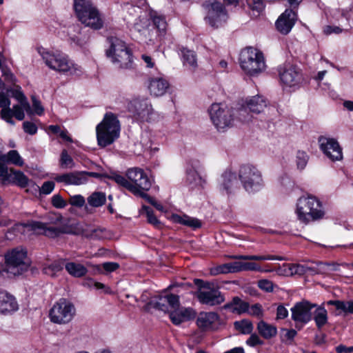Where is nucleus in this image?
Here are the masks:
<instances>
[{
  "label": "nucleus",
  "mask_w": 353,
  "mask_h": 353,
  "mask_svg": "<svg viewBox=\"0 0 353 353\" xmlns=\"http://www.w3.org/2000/svg\"><path fill=\"white\" fill-rule=\"evenodd\" d=\"M127 179L119 174L112 173L110 179L115 181L118 185L138 196L143 192L148 191L152 183L145 172L141 168H133L128 169L126 172Z\"/></svg>",
  "instance_id": "nucleus-1"
},
{
  "label": "nucleus",
  "mask_w": 353,
  "mask_h": 353,
  "mask_svg": "<svg viewBox=\"0 0 353 353\" xmlns=\"http://www.w3.org/2000/svg\"><path fill=\"white\" fill-rule=\"evenodd\" d=\"M38 52L46 65L53 70L71 75H79L81 73V68L60 51H50L43 48H39Z\"/></svg>",
  "instance_id": "nucleus-2"
},
{
  "label": "nucleus",
  "mask_w": 353,
  "mask_h": 353,
  "mask_svg": "<svg viewBox=\"0 0 353 353\" xmlns=\"http://www.w3.org/2000/svg\"><path fill=\"white\" fill-rule=\"evenodd\" d=\"M121 125L117 117L107 112L103 120L96 127L97 144L105 148L112 144L120 136Z\"/></svg>",
  "instance_id": "nucleus-3"
},
{
  "label": "nucleus",
  "mask_w": 353,
  "mask_h": 353,
  "mask_svg": "<svg viewBox=\"0 0 353 353\" xmlns=\"http://www.w3.org/2000/svg\"><path fill=\"white\" fill-rule=\"evenodd\" d=\"M298 219L305 224L323 218L325 212L321 202L313 196H302L296 203Z\"/></svg>",
  "instance_id": "nucleus-4"
},
{
  "label": "nucleus",
  "mask_w": 353,
  "mask_h": 353,
  "mask_svg": "<svg viewBox=\"0 0 353 353\" xmlns=\"http://www.w3.org/2000/svg\"><path fill=\"white\" fill-rule=\"evenodd\" d=\"M74 8L78 19L93 30L103 27V19L99 10L90 0H74Z\"/></svg>",
  "instance_id": "nucleus-5"
},
{
  "label": "nucleus",
  "mask_w": 353,
  "mask_h": 353,
  "mask_svg": "<svg viewBox=\"0 0 353 353\" xmlns=\"http://www.w3.org/2000/svg\"><path fill=\"white\" fill-rule=\"evenodd\" d=\"M239 61L241 69L250 76L258 75L266 67L263 54L252 47L246 48L241 52Z\"/></svg>",
  "instance_id": "nucleus-6"
},
{
  "label": "nucleus",
  "mask_w": 353,
  "mask_h": 353,
  "mask_svg": "<svg viewBox=\"0 0 353 353\" xmlns=\"http://www.w3.org/2000/svg\"><path fill=\"white\" fill-rule=\"evenodd\" d=\"M63 216L60 214H49L47 222L34 221L30 224L32 230L50 238H55L62 234L69 233L67 228L61 225Z\"/></svg>",
  "instance_id": "nucleus-7"
},
{
  "label": "nucleus",
  "mask_w": 353,
  "mask_h": 353,
  "mask_svg": "<svg viewBox=\"0 0 353 353\" xmlns=\"http://www.w3.org/2000/svg\"><path fill=\"white\" fill-rule=\"evenodd\" d=\"M194 284L198 287L194 294L200 303L212 307L221 305L225 301L224 295L213 283L195 279Z\"/></svg>",
  "instance_id": "nucleus-8"
},
{
  "label": "nucleus",
  "mask_w": 353,
  "mask_h": 353,
  "mask_svg": "<svg viewBox=\"0 0 353 353\" xmlns=\"http://www.w3.org/2000/svg\"><path fill=\"white\" fill-rule=\"evenodd\" d=\"M208 112L212 123L218 130L224 131L232 126L234 120V111L225 103H212Z\"/></svg>",
  "instance_id": "nucleus-9"
},
{
  "label": "nucleus",
  "mask_w": 353,
  "mask_h": 353,
  "mask_svg": "<svg viewBox=\"0 0 353 353\" xmlns=\"http://www.w3.org/2000/svg\"><path fill=\"white\" fill-rule=\"evenodd\" d=\"M6 270L13 275H19L26 271L30 265L27 251L22 248H16L5 255Z\"/></svg>",
  "instance_id": "nucleus-10"
},
{
  "label": "nucleus",
  "mask_w": 353,
  "mask_h": 353,
  "mask_svg": "<svg viewBox=\"0 0 353 353\" xmlns=\"http://www.w3.org/2000/svg\"><path fill=\"white\" fill-rule=\"evenodd\" d=\"M239 177L244 189L248 192H257L263 186L261 172L251 164L240 167Z\"/></svg>",
  "instance_id": "nucleus-11"
},
{
  "label": "nucleus",
  "mask_w": 353,
  "mask_h": 353,
  "mask_svg": "<svg viewBox=\"0 0 353 353\" xmlns=\"http://www.w3.org/2000/svg\"><path fill=\"white\" fill-rule=\"evenodd\" d=\"M110 48L106 52L108 57L119 63L120 68H128L132 61V54L125 43L116 37L110 38Z\"/></svg>",
  "instance_id": "nucleus-12"
},
{
  "label": "nucleus",
  "mask_w": 353,
  "mask_h": 353,
  "mask_svg": "<svg viewBox=\"0 0 353 353\" xmlns=\"http://www.w3.org/2000/svg\"><path fill=\"white\" fill-rule=\"evenodd\" d=\"M74 305L65 299H61L50 310V321L57 324H66L70 322L74 314Z\"/></svg>",
  "instance_id": "nucleus-13"
},
{
  "label": "nucleus",
  "mask_w": 353,
  "mask_h": 353,
  "mask_svg": "<svg viewBox=\"0 0 353 353\" xmlns=\"http://www.w3.org/2000/svg\"><path fill=\"white\" fill-rule=\"evenodd\" d=\"M203 6L207 10L205 20L210 26L219 28L227 21L228 14L221 2L216 0L208 1Z\"/></svg>",
  "instance_id": "nucleus-14"
},
{
  "label": "nucleus",
  "mask_w": 353,
  "mask_h": 353,
  "mask_svg": "<svg viewBox=\"0 0 353 353\" xmlns=\"http://www.w3.org/2000/svg\"><path fill=\"white\" fill-rule=\"evenodd\" d=\"M280 82L283 87L295 88L299 86L303 80L301 70L290 63L280 65L278 69Z\"/></svg>",
  "instance_id": "nucleus-15"
},
{
  "label": "nucleus",
  "mask_w": 353,
  "mask_h": 353,
  "mask_svg": "<svg viewBox=\"0 0 353 353\" xmlns=\"http://www.w3.org/2000/svg\"><path fill=\"white\" fill-rule=\"evenodd\" d=\"M196 325L203 331H216L222 327L225 322L215 312H201L196 319Z\"/></svg>",
  "instance_id": "nucleus-16"
},
{
  "label": "nucleus",
  "mask_w": 353,
  "mask_h": 353,
  "mask_svg": "<svg viewBox=\"0 0 353 353\" xmlns=\"http://www.w3.org/2000/svg\"><path fill=\"white\" fill-rule=\"evenodd\" d=\"M268 102L263 96L256 95L248 99L245 101V106L239 110V119L243 122H248L251 120L249 115L245 116L247 109L253 113L259 114L267 107Z\"/></svg>",
  "instance_id": "nucleus-17"
},
{
  "label": "nucleus",
  "mask_w": 353,
  "mask_h": 353,
  "mask_svg": "<svg viewBox=\"0 0 353 353\" xmlns=\"http://www.w3.org/2000/svg\"><path fill=\"white\" fill-rule=\"evenodd\" d=\"M148 305L160 311L167 312L179 307V297L173 294L154 296Z\"/></svg>",
  "instance_id": "nucleus-18"
},
{
  "label": "nucleus",
  "mask_w": 353,
  "mask_h": 353,
  "mask_svg": "<svg viewBox=\"0 0 353 353\" xmlns=\"http://www.w3.org/2000/svg\"><path fill=\"white\" fill-rule=\"evenodd\" d=\"M319 143L321 150L332 161H339L343 159L342 148L336 139L321 137L319 138Z\"/></svg>",
  "instance_id": "nucleus-19"
},
{
  "label": "nucleus",
  "mask_w": 353,
  "mask_h": 353,
  "mask_svg": "<svg viewBox=\"0 0 353 353\" xmlns=\"http://www.w3.org/2000/svg\"><path fill=\"white\" fill-rule=\"evenodd\" d=\"M316 307V305L307 301L296 303L291 308L292 320L303 324L308 323L312 319V310Z\"/></svg>",
  "instance_id": "nucleus-20"
},
{
  "label": "nucleus",
  "mask_w": 353,
  "mask_h": 353,
  "mask_svg": "<svg viewBox=\"0 0 353 353\" xmlns=\"http://www.w3.org/2000/svg\"><path fill=\"white\" fill-rule=\"evenodd\" d=\"M128 110L133 117L140 121H148L152 107L146 101L134 100L128 105Z\"/></svg>",
  "instance_id": "nucleus-21"
},
{
  "label": "nucleus",
  "mask_w": 353,
  "mask_h": 353,
  "mask_svg": "<svg viewBox=\"0 0 353 353\" xmlns=\"http://www.w3.org/2000/svg\"><path fill=\"white\" fill-rule=\"evenodd\" d=\"M296 19V13L291 9H286L276 21L277 30L283 34H288L294 26Z\"/></svg>",
  "instance_id": "nucleus-22"
},
{
  "label": "nucleus",
  "mask_w": 353,
  "mask_h": 353,
  "mask_svg": "<svg viewBox=\"0 0 353 353\" xmlns=\"http://www.w3.org/2000/svg\"><path fill=\"white\" fill-rule=\"evenodd\" d=\"M84 172L75 171L61 174H57L54 180L65 185H81L86 183Z\"/></svg>",
  "instance_id": "nucleus-23"
},
{
  "label": "nucleus",
  "mask_w": 353,
  "mask_h": 353,
  "mask_svg": "<svg viewBox=\"0 0 353 353\" xmlns=\"http://www.w3.org/2000/svg\"><path fill=\"white\" fill-rule=\"evenodd\" d=\"M170 314V318L173 324L180 325L181 323L194 319L196 312L191 307H176L172 309Z\"/></svg>",
  "instance_id": "nucleus-24"
},
{
  "label": "nucleus",
  "mask_w": 353,
  "mask_h": 353,
  "mask_svg": "<svg viewBox=\"0 0 353 353\" xmlns=\"http://www.w3.org/2000/svg\"><path fill=\"white\" fill-rule=\"evenodd\" d=\"M14 97L21 103V105H13L12 110L14 117L19 121H22L25 117L24 110L30 112V105L26 101V98L20 91H16Z\"/></svg>",
  "instance_id": "nucleus-25"
},
{
  "label": "nucleus",
  "mask_w": 353,
  "mask_h": 353,
  "mask_svg": "<svg viewBox=\"0 0 353 353\" xmlns=\"http://www.w3.org/2000/svg\"><path fill=\"white\" fill-rule=\"evenodd\" d=\"M169 87L167 80L161 77H152L149 79L148 89L150 94L154 97L163 95Z\"/></svg>",
  "instance_id": "nucleus-26"
},
{
  "label": "nucleus",
  "mask_w": 353,
  "mask_h": 353,
  "mask_svg": "<svg viewBox=\"0 0 353 353\" xmlns=\"http://www.w3.org/2000/svg\"><path fill=\"white\" fill-rule=\"evenodd\" d=\"M18 310V304L15 298L6 292L0 290V313L12 312Z\"/></svg>",
  "instance_id": "nucleus-27"
},
{
  "label": "nucleus",
  "mask_w": 353,
  "mask_h": 353,
  "mask_svg": "<svg viewBox=\"0 0 353 353\" xmlns=\"http://www.w3.org/2000/svg\"><path fill=\"white\" fill-rule=\"evenodd\" d=\"M221 309L240 315L245 313L246 311L248 310V302L242 300L239 296H234L232 300L225 303Z\"/></svg>",
  "instance_id": "nucleus-28"
},
{
  "label": "nucleus",
  "mask_w": 353,
  "mask_h": 353,
  "mask_svg": "<svg viewBox=\"0 0 353 353\" xmlns=\"http://www.w3.org/2000/svg\"><path fill=\"white\" fill-rule=\"evenodd\" d=\"M221 177V186L228 195L234 193L239 188V182L234 173L225 171Z\"/></svg>",
  "instance_id": "nucleus-29"
},
{
  "label": "nucleus",
  "mask_w": 353,
  "mask_h": 353,
  "mask_svg": "<svg viewBox=\"0 0 353 353\" xmlns=\"http://www.w3.org/2000/svg\"><path fill=\"white\" fill-rule=\"evenodd\" d=\"M327 305H333L338 311L337 315L343 314L347 315L353 314V301L330 300L327 302Z\"/></svg>",
  "instance_id": "nucleus-30"
},
{
  "label": "nucleus",
  "mask_w": 353,
  "mask_h": 353,
  "mask_svg": "<svg viewBox=\"0 0 353 353\" xmlns=\"http://www.w3.org/2000/svg\"><path fill=\"white\" fill-rule=\"evenodd\" d=\"M83 235L92 240H103L110 238V232L105 228H86L83 231Z\"/></svg>",
  "instance_id": "nucleus-31"
},
{
  "label": "nucleus",
  "mask_w": 353,
  "mask_h": 353,
  "mask_svg": "<svg viewBox=\"0 0 353 353\" xmlns=\"http://www.w3.org/2000/svg\"><path fill=\"white\" fill-rule=\"evenodd\" d=\"M181 57L183 65L193 70L197 67L196 55L194 51L183 47L181 48Z\"/></svg>",
  "instance_id": "nucleus-32"
},
{
  "label": "nucleus",
  "mask_w": 353,
  "mask_h": 353,
  "mask_svg": "<svg viewBox=\"0 0 353 353\" xmlns=\"http://www.w3.org/2000/svg\"><path fill=\"white\" fill-rule=\"evenodd\" d=\"M257 330L259 334L265 339H270L277 334V329L274 325L269 324L263 320L258 323Z\"/></svg>",
  "instance_id": "nucleus-33"
},
{
  "label": "nucleus",
  "mask_w": 353,
  "mask_h": 353,
  "mask_svg": "<svg viewBox=\"0 0 353 353\" xmlns=\"http://www.w3.org/2000/svg\"><path fill=\"white\" fill-rule=\"evenodd\" d=\"M65 268L68 273L76 278L84 276L87 272V268L81 263L68 262L65 264Z\"/></svg>",
  "instance_id": "nucleus-34"
},
{
  "label": "nucleus",
  "mask_w": 353,
  "mask_h": 353,
  "mask_svg": "<svg viewBox=\"0 0 353 353\" xmlns=\"http://www.w3.org/2000/svg\"><path fill=\"white\" fill-rule=\"evenodd\" d=\"M172 220L174 223L189 226L193 229H196L201 226V223L199 219L190 217L187 215L180 216L178 214H173L172 216Z\"/></svg>",
  "instance_id": "nucleus-35"
},
{
  "label": "nucleus",
  "mask_w": 353,
  "mask_h": 353,
  "mask_svg": "<svg viewBox=\"0 0 353 353\" xmlns=\"http://www.w3.org/2000/svg\"><path fill=\"white\" fill-rule=\"evenodd\" d=\"M241 261H233L224 263L217 266L214 270L212 274H228L236 273L241 272Z\"/></svg>",
  "instance_id": "nucleus-36"
},
{
  "label": "nucleus",
  "mask_w": 353,
  "mask_h": 353,
  "mask_svg": "<svg viewBox=\"0 0 353 353\" xmlns=\"http://www.w3.org/2000/svg\"><path fill=\"white\" fill-rule=\"evenodd\" d=\"M28 177L22 172L10 170L8 182L16 184L21 188H25L28 185Z\"/></svg>",
  "instance_id": "nucleus-37"
},
{
  "label": "nucleus",
  "mask_w": 353,
  "mask_h": 353,
  "mask_svg": "<svg viewBox=\"0 0 353 353\" xmlns=\"http://www.w3.org/2000/svg\"><path fill=\"white\" fill-rule=\"evenodd\" d=\"M65 266L63 260L54 261L50 264H44L43 272L52 277L55 276L57 273L61 271Z\"/></svg>",
  "instance_id": "nucleus-38"
},
{
  "label": "nucleus",
  "mask_w": 353,
  "mask_h": 353,
  "mask_svg": "<svg viewBox=\"0 0 353 353\" xmlns=\"http://www.w3.org/2000/svg\"><path fill=\"white\" fill-rule=\"evenodd\" d=\"M314 312V319L319 329H321L327 322V310L323 307H316Z\"/></svg>",
  "instance_id": "nucleus-39"
},
{
  "label": "nucleus",
  "mask_w": 353,
  "mask_h": 353,
  "mask_svg": "<svg viewBox=\"0 0 353 353\" xmlns=\"http://www.w3.org/2000/svg\"><path fill=\"white\" fill-rule=\"evenodd\" d=\"M152 19L154 26L158 30L159 37H164L165 35L168 26L165 17L162 15L154 14L152 16Z\"/></svg>",
  "instance_id": "nucleus-40"
},
{
  "label": "nucleus",
  "mask_w": 353,
  "mask_h": 353,
  "mask_svg": "<svg viewBox=\"0 0 353 353\" xmlns=\"http://www.w3.org/2000/svg\"><path fill=\"white\" fill-rule=\"evenodd\" d=\"M234 326L236 330L243 334H251L254 328L252 321L248 319L235 321Z\"/></svg>",
  "instance_id": "nucleus-41"
},
{
  "label": "nucleus",
  "mask_w": 353,
  "mask_h": 353,
  "mask_svg": "<svg viewBox=\"0 0 353 353\" xmlns=\"http://www.w3.org/2000/svg\"><path fill=\"white\" fill-rule=\"evenodd\" d=\"M106 201L105 194L101 192H94L88 197V202L90 205L98 208L105 204Z\"/></svg>",
  "instance_id": "nucleus-42"
},
{
  "label": "nucleus",
  "mask_w": 353,
  "mask_h": 353,
  "mask_svg": "<svg viewBox=\"0 0 353 353\" xmlns=\"http://www.w3.org/2000/svg\"><path fill=\"white\" fill-rule=\"evenodd\" d=\"M1 159L8 163H12L17 166H22L23 161L17 150H10L7 154L3 156Z\"/></svg>",
  "instance_id": "nucleus-43"
},
{
  "label": "nucleus",
  "mask_w": 353,
  "mask_h": 353,
  "mask_svg": "<svg viewBox=\"0 0 353 353\" xmlns=\"http://www.w3.org/2000/svg\"><path fill=\"white\" fill-rule=\"evenodd\" d=\"M141 213H145L146 214L148 222L149 223L153 225L156 228L161 227L160 221L154 214L153 210L150 208L143 205L141 210Z\"/></svg>",
  "instance_id": "nucleus-44"
},
{
  "label": "nucleus",
  "mask_w": 353,
  "mask_h": 353,
  "mask_svg": "<svg viewBox=\"0 0 353 353\" xmlns=\"http://www.w3.org/2000/svg\"><path fill=\"white\" fill-rule=\"evenodd\" d=\"M245 313L249 315L261 319L264 316V310L260 303H255L250 305L248 303V310Z\"/></svg>",
  "instance_id": "nucleus-45"
},
{
  "label": "nucleus",
  "mask_w": 353,
  "mask_h": 353,
  "mask_svg": "<svg viewBox=\"0 0 353 353\" xmlns=\"http://www.w3.org/2000/svg\"><path fill=\"white\" fill-rule=\"evenodd\" d=\"M60 166L62 168H74L75 163L72 158L69 155L67 150H63L61 152L60 157Z\"/></svg>",
  "instance_id": "nucleus-46"
},
{
  "label": "nucleus",
  "mask_w": 353,
  "mask_h": 353,
  "mask_svg": "<svg viewBox=\"0 0 353 353\" xmlns=\"http://www.w3.org/2000/svg\"><path fill=\"white\" fill-rule=\"evenodd\" d=\"M309 159L308 155L303 151H299L296 154V165L300 170L305 168Z\"/></svg>",
  "instance_id": "nucleus-47"
},
{
  "label": "nucleus",
  "mask_w": 353,
  "mask_h": 353,
  "mask_svg": "<svg viewBox=\"0 0 353 353\" xmlns=\"http://www.w3.org/2000/svg\"><path fill=\"white\" fill-rule=\"evenodd\" d=\"M246 1L250 8L259 14L265 8L263 0H246Z\"/></svg>",
  "instance_id": "nucleus-48"
},
{
  "label": "nucleus",
  "mask_w": 353,
  "mask_h": 353,
  "mask_svg": "<svg viewBox=\"0 0 353 353\" xmlns=\"http://www.w3.org/2000/svg\"><path fill=\"white\" fill-rule=\"evenodd\" d=\"M54 186L55 184L53 181H45L41 185V187L35 185V190H39L40 194H49L53 191V190L54 189Z\"/></svg>",
  "instance_id": "nucleus-49"
},
{
  "label": "nucleus",
  "mask_w": 353,
  "mask_h": 353,
  "mask_svg": "<svg viewBox=\"0 0 353 353\" xmlns=\"http://www.w3.org/2000/svg\"><path fill=\"white\" fill-rule=\"evenodd\" d=\"M0 114L1 118L6 121L7 123L11 125H14V121L12 119V117H14L13 112L12 108H10V106H6L4 108H3L1 110Z\"/></svg>",
  "instance_id": "nucleus-50"
},
{
  "label": "nucleus",
  "mask_w": 353,
  "mask_h": 353,
  "mask_svg": "<svg viewBox=\"0 0 353 353\" xmlns=\"http://www.w3.org/2000/svg\"><path fill=\"white\" fill-rule=\"evenodd\" d=\"M288 266L292 274L303 275L307 273V268L305 265L298 263H291L288 264Z\"/></svg>",
  "instance_id": "nucleus-51"
},
{
  "label": "nucleus",
  "mask_w": 353,
  "mask_h": 353,
  "mask_svg": "<svg viewBox=\"0 0 353 353\" xmlns=\"http://www.w3.org/2000/svg\"><path fill=\"white\" fill-rule=\"evenodd\" d=\"M51 203L57 209L64 208L67 205V202L59 194H56L52 196L51 198Z\"/></svg>",
  "instance_id": "nucleus-52"
},
{
  "label": "nucleus",
  "mask_w": 353,
  "mask_h": 353,
  "mask_svg": "<svg viewBox=\"0 0 353 353\" xmlns=\"http://www.w3.org/2000/svg\"><path fill=\"white\" fill-rule=\"evenodd\" d=\"M327 264L319 262L314 265L306 266L307 273L310 272L312 274H323L325 271V267Z\"/></svg>",
  "instance_id": "nucleus-53"
},
{
  "label": "nucleus",
  "mask_w": 353,
  "mask_h": 353,
  "mask_svg": "<svg viewBox=\"0 0 353 353\" xmlns=\"http://www.w3.org/2000/svg\"><path fill=\"white\" fill-rule=\"evenodd\" d=\"M68 202L72 206L81 208L85 205V201L83 196L81 194H77L71 196Z\"/></svg>",
  "instance_id": "nucleus-54"
},
{
  "label": "nucleus",
  "mask_w": 353,
  "mask_h": 353,
  "mask_svg": "<svg viewBox=\"0 0 353 353\" xmlns=\"http://www.w3.org/2000/svg\"><path fill=\"white\" fill-rule=\"evenodd\" d=\"M241 272L243 271H261V267L253 262H241Z\"/></svg>",
  "instance_id": "nucleus-55"
},
{
  "label": "nucleus",
  "mask_w": 353,
  "mask_h": 353,
  "mask_svg": "<svg viewBox=\"0 0 353 353\" xmlns=\"http://www.w3.org/2000/svg\"><path fill=\"white\" fill-rule=\"evenodd\" d=\"M231 257L234 259L245 261H265V255H234Z\"/></svg>",
  "instance_id": "nucleus-56"
},
{
  "label": "nucleus",
  "mask_w": 353,
  "mask_h": 353,
  "mask_svg": "<svg viewBox=\"0 0 353 353\" xmlns=\"http://www.w3.org/2000/svg\"><path fill=\"white\" fill-rule=\"evenodd\" d=\"M258 286L260 289L268 292L273 291L272 282L267 279L260 280L258 282Z\"/></svg>",
  "instance_id": "nucleus-57"
},
{
  "label": "nucleus",
  "mask_w": 353,
  "mask_h": 353,
  "mask_svg": "<svg viewBox=\"0 0 353 353\" xmlns=\"http://www.w3.org/2000/svg\"><path fill=\"white\" fill-rule=\"evenodd\" d=\"M23 128L25 131V132L33 135L37 133V125L32 122L30 121H25L23 123Z\"/></svg>",
  "instance_id": "nucleus-58"
},
{
  "label": "nucleus",
  "mask_w": 353,
  "mask_h": 353,
  "mask_svg": "<svg viewBox=\"0 0 353 353\" xmlns=\"http://www.w3.org/2000/svg\"><path fill=\"white\" fill-rule=\"evenodd\" d=\"M187 179L190 183H196L201 178L196 170L190 169L187 171Z\"/></svg>",
  "instance_id": "nucleus-59"
},
{
  "label": "nucleus",
  "mask_w": 353,
  "mask_h": 353,
  "mask_svg": "<svg viewBox=\"0 0 353 353\" xmlns=\"http://www.w3.org/2000/svg\"><path fill=\"white\" fill-rule=\"evenodd\" d=\"M246 343L251 347H254L258 345H262L263 341L260 339L258 335L252 334L248 339Z\"/></svg>",
  "instance_id": "nucleus-60"
},
{
  "label": "nucleus",
  "mask_w": 353,
  "mask_h": 353,
  "mask_svg": "<svg viewBox=\"0 0 353 353\" xmlns=\"http://www.w3.org/2000/svg\"><path fill=\"white\" fill-rule=\"evenodd\" d=\"M32 101L34 112L37 115H41L43 113L44 109L41 105L40 101L37 100L35 97H32Z\"/></svg>",
  "instance_id": "nucleus-61"
},
{
  "label": "nucleus",
  "mask_w": 353,
  "mask_h": 353,
  "mask_svg": "<svg viewBox=\"0 0 353 353\" xmlns=\"http://www.w3.org/2000/svg\"><path fill=\"white\" fill-rule=\"evenodd\" d=\"M9 176L10 173H8L7 166L0 163V181L3 183L8 182Z\"/></svg>",
  "instance_id": "nucleus-62"
},
{
  "label": "nucleus",
  "mask_w": 353,
  "mask_h": 353,
  "mask_svg": "<svg viewBox=\"0 0 353 353\" xmlns=\"http://www.w3.org/2000/svg\"><path fill=\"white\" fill-rule=\"evenodd\" d=\"M288 316V310L283 305H280L276 309V319H284Z\"/></svg>",
  "instance_id": "nucleus-63"
},
{
  "label": "nucleus",
  "mask_w": 353,
  "mask_h": 353,
  "mask_svg": "<svg viewBox=\"0 0 353 353\" xmlns=\"http://www.w3.org/2000/svg\"><path fill=\"white\" fill-rule=\"evenodd\" d=\"M119 265L115 262H106L103 263V269L108 272H112L118 269Z\"/></svg>",
  "instance_id": "nucleus-64"
}]
</instances>
